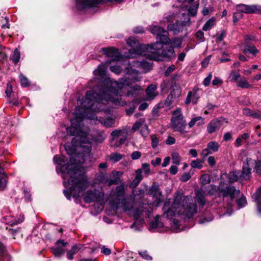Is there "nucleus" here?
I'll return each instance as SVG.
<instances>
[{"instance_id": "1", "label": "nucleus", "mask_w": 261, "mask_h": 261, "mask_svg": "<svg viewBox=\"0 0 261 261\" xmlns=\"http://www.w3.org/2000/svg\"><path fill=\"white\" fill-rule=\"evenodd\" d=\"M107 66L102 64L93 71L94 75L97 76L92 82H97L103 80L100 86L94 87V89L86 92L84 99L80 102L81 106L76 107L81 110V113L85 115V118L95 121V123H101L106 127H112L115 123V119L112 118L98 119L93 112L105 111L104 106L110 101L115 105L124 106L126 102L122 100L119 95V90L125 86H129V82L125 78H122L119 82L113 81L109 77L105 78Z\"/></svg>"}, {"instance_id": "2", "label": "nucleus", "mask_w": 261, "mask_h": 261, "mask_svg": "<svg viewBox=\"0 0 261 261\" xmlns=\"http://www.w3.org/2000/svg\"><path fill=\"white\" fill-rule=\"evenodd\" d=\"M85 115L81 113V110L75 108L74 118L71 119V126L67 128L68 135L74 136L71 144L66 143L65 148L67 153L70 155L69 164H83L90 158L92 141L101 143L107 138V135L102 131H95L90 136L89 129L83 125Z\"/></svg>"}, {"instance_id": "3", "label": "nucleus", "mask_w": 261, "mask_h": 261, "mask_svg": "<svg viewBox=\"0 0 261 261\" xmlns=\"http://www.w3.org/2000/svg\"><path fill=\"white\" fill-rule=\"evenodd\" d=\"M60 171L62 174L64 186L66 189L63 193L67 199H70L71 195L75 200L83 197L86 203L101 201L103 199V192L96 190H89L85 192L89 187V182L82 165L67 163L60 167Z\"/></svg>"}, {"instance_id": "4", "label": "nucleus", "mask_w": 261, "mask_h": 261, "mask_svg": "<svg viewBox=\"0 0 261 261\" xmlns=\"http://www.w3.org/2000/svg\"><path fill=\"white\" fill-rule=\"evenodd\" d=\"M191 196H184L181 193H177L175 196L173 203L170 207L163 214V217L168 219H172V227L177 229L179 222L173 217L177 215L183 216L185 219H190L197 212L196 203L192 202Z\"/></svg>"}, {"instance_id": "5", "label": "nucleus", "mask_w": 261, "mask_h": 261, "mask_svg": "<svg viewBox=\"0 0 261 261\" xmlns=\"http://www.w3.org/2000/svg\"><path fill=\"white\" fill-rule=\"evenodd\" d=\"M168 31L164 30L156 37V42L153 44H148V51L149 54H146L147 58L151 60H161L162 57L160 55V50L163 47V45H168L171 43V40L168 37Z\"/></svg>"}, {"instance_id": "6", "label": "nucleus", "mask_w": 261, "mask_h": 261, "mask_svg": "<svg viewBox=\"0 0 261 261\" xmlns=\"http://www.w3.org/2000/svg\"><path fill=\"white\" fill-rule=\"evenodd\" d=\"M111 205L116 210L122 208L124 211L129 210L132 204L127 202L125 198V187L124 184L117 186L110 199Z\"/></svg>"}, {"instance_id": "7", "label": "nucleus", "mask_w": 261, "mask_h": 261, "mask_svg": "<svg viewBox=\"0 0 261 261\" xmlns=\"http://www.w3.org/2000/svg\"><path fill=\"white\" fill-rule=\"evenodd\" d=\"M172 117L170 127L174 132H177L184 135L188 133L186 130L187 126L186 120L181 113V109L177 108L172 112Z\"/></svg>"}, {"instance_id": "8", "label": "nucleus", "mask_w": 261, "mask_h": 261, "mask_svg": "<svg viewBox=\"0 0 261 261\" xmlns=\"http://www.w3.org/2000/svg\"><path fill=\"white\" fill-rule=\"evenodd\" d=\"M127 44L131 47L129 50L128 58H134L137 56L146 57V54H149L148 51V44L147 45L140 44L137 40L133 37H130L126 41Z\"/></svg>"}, {"instance_id": "9", "label": "nucleus", "mask_w": 261, "mask_h": 261, "mask_svg": "<svg viewBox=\"0 0 261 261\" xmlns=\"http://www.w3.org/2000/svg\"><path fill=\"white\" fill-rule=\"evenodd\" d=\"M224 184V182H221L218 187L214 185H210L208 187L207 194L213 195L218 191L224 197L229 196L231 199L239 194L240 191L236 189L234 187L226 186L225 188H223Z\"/></svg>"}, {"instance_id": "10", "label": "nucleus", "mask_w": 261, "mask_h": 261, "mask_svg": "<svg viewBox=\"0 0 261 261\" xmlns=\"http://www.w3.org/2000/svg\"><path fill=\"white\" fill-rule=\"evenodd\" d=\"M255 163V161L251 159H247L246 163L244 164L240 177L245 180H248L251 177V167H253Z\"/></svg>"}, {"instance_id": "11", "label": "nucleus", "mask_w": 261, "mask_h": 261, "mask_svg": "<svg viewBox=\"0 0 261 261\" xmlns=\"http://www.w3.org/2000/svg\"><path fill=\"white\" fill-rule=\"evenodd\" d=\"M187 20H182L181 22H177L175 23H170L168 25V29L175 34L178 33L183 30L184 27L190 24V19L188 15H185Z\"/></svg>"}, {"instance_id": "12", "label": "nucleus", "mask_w": 261, "mask_h": 261, "mask_svg": "<svg viewBox=\"0 0 261 261\" xmlns=\"http://www.w3.org/2000/svg\"><path fill=\"white\" fill-rule=\"evenodd\" d=\"M101 50L112 61H119L121 58V54L118 49L114 47L102 48Z\"/></svg>"}, {"instance_id": "13", "label": "nucleus", "mask_w": 261, "mask_h": 261, "mask_svg": "<svg viewBox=\"0 0 261 261\" xmlns=\"http://www.w3.org/2000/svg\"><path fill=\"white\" fill-rule=\"evenodd\" d=\"M56 244L58 246L52 248L53 252L55 256L59 257L65 253V250L63 247L66 246L67 243L62 240H59Z\"/></svg>"}, {"instance_id": "14", "label": "nucleus", "mask_w": 261, "mask_h": 261, "mask_svg": "<svg viewBox=\"0 0 261 261\" xmlns=\"http://www.w3.org/2000/svg\"><path fill=\"white\" fill-rule=\"evenodd\" d=\"M221 127V122L218 119H213L210 121L207 126V131L209 134H212L219 129Z\"/></svg>"}, {"instance_id": "15", "label": "nucleus", "mask_w": 261, "mask_h": 261, "mask_svg": "<svg viewBox=\"0 0 261 261\" xmlns=\"http://www.w3.org/2000/svg\"><path fill=\"white\" fill-rule=\"evenodd\" d=\"M123 172L122 171H113L111 175L109 186L113 185H116L121 182L120 177L123 175Z\"/></svg>"}, {"instance_id": "16", "label": "nucleus", "mask_w": 261, "mask_h": 261, "mask_svg": "<svg viewBox=\"0 0 261 261\" xmlns=\"http://www.w3.org/2000/svg\"><path fill=\"white\" fill-rule=\"evenodd\" d=\"M157 86L155 85L151 84L146 89L147 98L148 99H152L158 95L156 91Z\"/></svg>"}, {"instance_id": "17", "label": "nucleus", "mask_w": 261, "mask_h": 261, "mask_svg": "<svg viewBox=\"0 0 261 261\" xmlns=\"http://www.w3.org/2000/svg\"><path fill=\"white\" fill-rule=\"evenodd\" d=\"M174 55V50L172 47H168L164 49L163 50H160V55L162 57L161 60H154V61H162L164 58L170 59Z\"/></svg>"}, {"instance_id": "18", "label": "nucleus", "mask_w": 261, "mask_h": 261, "mask_svg": "<svg viewBox=\"0 0 261 261\" xmlns=\"http://www.w3.org/2000/svg\"><path fill=\"white\" fill-rule=\"evenodd\" d=\"M142 169H138L136 171V176L132 182L130 183L129 187L134 188L138 185V184L142 180Z\"/></svg>"}, {"instance_id": "19", "label": "nucleus", "mask_w": 261, "mask_h": 261, "mask_svg": "<svg viewBox=\"0 0 261 261\" xmlns=\"http://www.w3.org/2000/svg\"><path fill=\"white\" fill-rule=\"evenodd\" d=\"M160 217L156 216L154 220L150 222L149 230H155L164 227V224L159 220Z\"/></svg>"}, {"instance_id": "20", "label": "nucleus", "mask_w": 261, "mask_h": 261, "mask_svg": "<svg viewBox=\"0 0 261 261\" xmlns=\"http://www.w3.org/2000/svg\"><path fill=\"white\" fill-rule=\"evenodd\" d=\"M145 57L148 59L146 57ZM148 59L150 61H146L143 60L142 61L135 62L134 64L138 67H140L146 70H149L151 68L152 62H151V60L150 59L148 58Z\"/></svg>"}, {"instance_id": "21", "label": "nucleus", "mask_w": 261, "mask_h": 261, "mask_svg": "<svg viewBox=\"0 0 261 261\" xmlns=\"http://www.w3.org/2000/svg\"><path fill=\"white\" fill-rule=\"evenodd\" d=\"M127 73L129 75L128 77V80H132L133 82H138L140 80V77L138 75V71L136 69H133L132 68H128Z\"/></svg>"}, {"instance_id": "22", "label": "nucleus", "mask_w": 261, "mask_h": 261, "mask_svg": "<svg viewBox=\"0 0 261 261\" xmlns=\"http://www.w3.org/2000/svg\"><path fill=\"white\" fill-rule=\"evenodd\" d=\"M204 123V119L201 116H198L192 118L189 122L188 125L190 128H192L196 124L198 126H200L203 124Z\"/></svg>"}, {"instance_id": "23", "label": "nucleus", "mask_w": 261, "mask_h": 261, "mask_svg": "<svg viewBox=\"0 0 261 261\" xmlns=\"http://www.w3.org/2000/svg\"><path fill=\"white\" fill-rule=\"evenodd\" d=\"M82 248V245H75L73 246L71 249L69 250L67 254V257L69 260H72L73 258V255L77 253Z\"/></svg>"}, {"instance_id": "24", "label": "nucleus", "mask_w": 261, "mask_h": 261, "mask_svg": "<svg viewBox=\"0 0 261 261\" xmlns=\"http://www.w3.org/2000/svg\"><path fill=\"white\" fill-rule=\"evenodd\" d=\"M181 88L179 86H175L167 98V100H171L172 98H178L181 94Z\"/></svg>"}, {"instance_id": "25", "label": "nucleus", "mask_w": 261, "mask_h": 261, "mask_svg": "<svg viewBox=\"0 0 261 261\" xmlns=\"http://www.w3.org/2000/svg\"><path fill=\"white\" fill-rule=\"evenodd\" d=\"M96 179L99 182L109 186L110 179L108 178L107 174L99 172L96 176Z\"/></svg>"}, {"instance_id": "26", "label": "nucleus", "mask_w": 261, "mask_h": 261, "mask_svg": "<svg viewBox=\"0 0 261 261\" xmlns=\"http://www.w3.org/2000/svg\"><path fill=\"white\" fill-rule=\"evenodd\" d=\"M250 5L245 4H239L236 6V10L237 11L242 13L250 14Z\"/></svg>"}, {"instance_id": "27", "label": "nucleus", "mask_w": 261, "mask_h": 261, "mask_svg": "<svg viewBox=\"0 0 261 261\" xmlns=\"http://www.w3.org/2000/svg\"><path fill=\"white\" fill-rule=\"evenodd\" d=\"M253 198L256 202L257 210L261 213V188L253 195Z\"/></svg>"}, {"instance_id": "28", "label": "nucleus", "mask_w": 261, "mask_h": 261, "mask_svg": "<svg viewBox=\"0 0 261 261\" xmlns=\"http://www.w3.org/2000/svg\"><path fill=\"white\" fill-rule=\"evenodd\" d=\"M149 192L150 194L153 196H161V192L160 190L159 186L157 184L154 183L149 189Z\"/></svg>"}, {"instance_id": "29", "label": "nucleus", "mask_w": 261, "mask_h": 261, "mask_svg": "<svg viewBox=\"0 0 261 261\" xmlns=\"http://www.w3.org/2000/svg\"><path fill=\"white\" fill-rule=\"evenodd\" d=\"M149 30L152 34L158 36L165 30L158 25H152L149 27Z\"/></svg>"}, {"instance_id": "30", "label": "nucleus", "mask_w": 261, "mask_h": 261, "mask_svg": "<svg viewBox=\"0 0 261 261\" xmlns=\"http://www.w3.org/2000/svg\"><path fill=\"white\" fill-rule=\"evenodd\" d=\"M140 90H141V87L138 85H135L133 87H130L129 89L127 90L126 95L127 96H133Z\"/></svg>"}, {"instance_id": "31", "label": "nucleus", "mask_w": 261, "mask_h": 261, "mask_svg": "<svg viewBox=\"0 0 261 261\" xmlns=\"http://www.w3.org/2000/svg\"><path fill=\"white\" fill-rule=\"evenodd\" d=\"M237 86L243 89L249 88L251 87V85L249 84L247 80L244 77L241 78L239 81H238Z\"/></svg>"}, {"instance_id": "32", "label": "nucleus", "mask_w": 261, "mask_h": 261, "mask_svg": "<svg viewBox=\"0 0 261 261\" xmlns=\"http://www.w3.org/2000/svg\"><path fill=\"white\" fill-rule=\"evenodd\" d=\"M196 196L197 199V202L199 205H204L205 203L206 200L202 192L199 190H197L196 192Z\"/></svg>"}, {"instance_id": "33", "label": "nucleus", "mask_w": 261, "mask_h": 261, "mask_svg": "<svg viewBox=\"0 0 261 261\" xmlns=\"http://www.w3.org/2000/svg\"><path fill=\"white\" fill-rule=\"evenodd\" d=\"M207 147L208 148V149H210V150L213 153L217 151L219 148L220 146L217 142L215 141H211L208 143Z\"/></svg>"}, {"instance_id": "34", "label": "nucleus", "mask_w": 261, "mask_h": 261, "mask_svg": "<svg viewBox=\"0 0 261 261\" xmlns=\"http://www.w3.org/2000/svg\"><path fill=\"white\" fill-rule=\"evenodd\" d=\"M228 176L229 182L232 183L238 180L239 173L236 171H231Z\"/></svg>"}, {"instance_id": "35", "label": "nucleus", "mask_w": 261, "mask_h": 261, "mask_svg": "<svg viewBox=\"0 0 261 261\" xmlns=\"http://www.w3.org/2000/svg\"><path fill=\"white\" fill-rule=\"evenodd\" d=\"M215 19L211 18L208 20L203 27V30L206 31L210 30L214 25Z\"/></svg>"}, {"instance_id": "36", "label": "nucleus", "mask_w": 261, "mask_h": 261, "mask_svg": "<svg viewBox=\"0 0 261 261\" xmlns=\"http://www.w3.org/2000/svg\"><path fill=\"white\" fill-rule=\"evenodd\" d=\"M202 163H203V161H202L200 159H197V160L192 161L190 164V166L193 168L201 169L203 167Z\"/></svg>"}, {"instance_id": "37", "label": "nucleus", "mask_w": 261, "mask_h": 261, "mask_svg": "<svg viewBox=\"0 0 261 261\" xmlns=\"http://www.w3.org/2000/svg\"><path fill=\"white\" fill-rule=\"evenodd\" d=\"M20 58V53L17 48H15L12 56L13 62L16 64L19 61Z\"/></svg>"}, {"instance_id": "38", "label": "nucleus", "mask_w": 261, "mask_h": 261, "mask_svg": "<svg viewBox=\"0 0 261 261\" xmlns=\"http://www.w3.org/2000/svg\"><path fill=\"white\" fill-rule=\"evenodd\" d=\"M144 122L145 121L143 119H139L134 123L132 127V130L134 132H136L140 128H141L142 126L144 125Z\"/></svg>"}, {"instance_id": "39", "label": "nucleus", "mask_w": 261, "mask_h": 261, "mask_svg": "<svg viewBox=\"0 0 261 261\" xmlns=\"http://www.w3.org/2000/svg\"><path fill=\"white\" fill-rule=\"evenodd\" d=\"M123 155L118 153H112L111 154L110 159L114 162H117L123 158Z\"/></svg>"}, {"instance_id": "40", "label": "nucleus", "mask_w": 261, "mask_h": 261, "mask_svg": "<svg viewBox=\"0 0 261 261\" xmlns=\"http://www.w3.org/2000/svg\"><path fill=\"white\" fill-rule=\"evenodd\" d=\"M250 14L257 13L261 14V6L258 5H250Z\"/></svg>"}, {"instance_id": "41", "label": "nucleus", "mask_w": 261, "mask_h": 261, "mask_svg": "<svg viewBox=\"0 0 261 261\" xmlns=\"http://www.w3.org/2000/svg\"><path fill=\"white\" fill-rule=\"evenodd\" d=\"M181 44V40L178 38H173L171 40V43L169 44L171 45L172 48L174 47H179Z\"/></svg>"}, {"instance_id": "42", "label": "nucleus", "mask_w": 261, "mask_h": 261, "mask_svg": "<svg viewBox=\"0 0 261 261\" xmlns=\"http://www.w3.org/2000/svg\"><path fill=\"white\" fill-rule=\"evenodd\" d=\"M258 52V50L256 48V47L254 46H247L244 49V53L245 54L251 53L253 55H255L256 53Z\"/></svg>"}, {"instance_id": "43", "label": "nucleus", "mask_w": 261, "mask_h": 261, "mask_svg": "<svg viewBox=\"0 0 261 261\" xmlns=\"http://www.w3.org/2000/svg\"><path fill=\"white\" fill-rule=\"evenodd\" d=\"M172 163L176 165H179L180 162V157L177 152H174L172 154Z\"/></svg>"}, {"instance_id": "44", "label": "nucleus", "mask_w": 261, "mask_h": 261, "mask_svg": "<svg viewBox=\"0 0 261 261\" xmlns=\"http://www.w3.org/2000/svg\"><path fill=\"white\" fill-rule=\"evenodd\" d=\"M8 258L7 253L4 250V247L0 242V261H5V259Z\"/></svg>"}, {"instance_id": "45", "label": "nucleus", "mask_w": 261, "mask_h": 261, "mask_svg": "<svg viewBox=\"0 0 261 261\" xmlns=\"http://www.w3.org/2000/svg\"><path fill=\"white\" fill-rule=\"evenodd\" d=\"M7 177L0 176V191H3L7 186Z\"/></svg>"}, {"instance_id": "46", "label": "nucleus", "mask_w": 261, "mask_h": 261, "mask_svg": "<svg viewBox=\"0 0 261 261\" xmlns=\"http://www.w3.org/2000/svg\"><path fill=\"white\" fill-rule=\"evenodd\" d=\"M19 79L20 81L21 85L22 87H27L30 85V82L28 79L23 75L22 74H20L19 76Z\"/></svg>"}, {"instance_id": "47", "label": "nucleus", "mask_w": 261, "mask_h": 261, "mask_svg": "<svg viewBox=\"0 0 261 261\" xmlns=\"http://www.w3.org/2000/svg\"><path fill=\"white\" fill-rule=\"evenodd\" d=\"M54 162L56 164L60 165L65 162V158L63 155H56L54 158Z\"/></svg>"}, {"instance_id": "48", "label": "nucleus", "mask_w": 261, "mask_h": 261, "mask_svg": "<svg viewBox=\"0 0 261 261\" xmlns=\"http://www.w3.org/2000/svg\"><path fill=\"white\" fill-rule=\"evenodd\" d=\"M140 134L144 138L147 137L149 135V130L148 126L146 124H144L142 126L140 130Z\"/></svg>"}, {"instance_id": "49", "label": "nucleus", "mask_w": 261, "mask_h": 261, "mask_svg": "<svg viewBox=\"0 0 261 261\" xmlns=\"http://www.w3.org/2000/svg\"><path fill=\"white\" fill-rule=\"evenodd\" d=\"M241 77V74L237 73L235 71H232L230 74V81L233 82H237L239 78Z\"/></svg>"}, {"instance_id": "50", "label": "nucleus", "mask_w": 261, "mask_h": 261, "mask_svg": "<svg viewBox=\"0 0 261 261\" xmlns=\"http://www.w3.org/2000/svg\"><path fill=\"white\" fill-rule=\"evenodd\" d=\"M200 180L202 185H206L211 181L210 177L208 174H203L200 177Z\"/></svg>"}, {"instance_id": "51", "label": "nucleus", "mask_w": 261, "mask_h": 261, "mask_svg": "<svg viewBox=\"0 0 261 261\" xmlns=\"http://www.w3.org/2000/svg\"><path fill=\"white\" fill-rule=\"evenodd\" d=\"M198 9V5H192L188 9L189 13L192 16H195L197 14V11Z\"/></svg>"}, {"instance_id": "52", "label": "nucleus", "mask_w": 261, "mask_h": 261, "mask_svg": "<svg viewBox=\"0 0 261 261\" xmlns=\"http://www.w3.org/2000/svg\"><path fill=\"white\" fill-rule=\"evenodd\" d=\"M243 16L242 13L237 11V12L233 13V22L234 23H237L240 19H241Z\"/></svg>"}, {"instance_id": "53", "label": "nucleus", "mask_w": 261, "mask_h": 261, "mask_svg": "<svg viewBox=\"0 0 261 261\" xmlns=\"http://www.w3.org/2000/svg\"><path fill=\"white\" fill-rule=\"evenodd\" d=\"M237 202L239 208L245 206L247 203L246 198L244 196H242L240 199H238Z\"/></svg>"}, {"instance_id": "54", "label": "nucleus", "mask_w": 261, "mask_h": 261, "mask_svg": "<svg viewBox=\"0 0 261 261\" xmlns=\"http://www.w3.org/2000/svg\"><path fill=\"white\" fill-rule=\"evenodd\" d=\"M122 133V131L120 129H115L111 133V136L113 137L112 140L114 141L116 138L120 136Z\"/></svg>"}, {"instance_id": "55", "label": "nucleus", "mask_w": 261, "mask_h": 261, "mask_svg": "<svg viewBox=\"0 0 261 261\" xmlns=\"http://www.w3.org/2000/svg\"><path fill=\"white\" fill-rule=\"evenodd\" d=\"M212 76V72H211L209 73L208 76L206 77L203 81V84L204 86H208L210 85Z\"/></svg>"}, {"instance_id": "56", "label": "nucleus", "mask_w": 261, "mask_h": 261, "mask_svg": "<svg viewBox=\"0 0 261 261\" xmlns=\"http://www.w3.org/2000/svg\"><path fill=\"white\" fill-rule=\"evenodd\" d=\"M151 146L153 148H155L159 143V140L155 136V135H152L151 136Z\"/></svg>"}, {"instance_id": "57", "label": "nucleus", "mask_w": 261, "mask_h": 261, "mask_svg": "<svg viewBox=\"0 0 261 261\" xmlns=\"http://www.w3.org/2000/svg\"><path fill=\"white\" fill-rule=\"evenodd\" d=\"M110 70L116 74H119L122 70V69L119 66L115 65L110 67Z\"/></svg>"}, {"instance_id": "58", "label": "nucleus", "mask_w": 261, "mask_h": 261, "mask_svg": "<svg viewBox=\"0 0 261 261\" xmlns=\"http://www.w3.org/2000/svg\"><path fill=\"white\" fill-rule=\"evenodd\" d=\"M143 210L141 211L142 212H144L147 216H149L150 214V206L147 204H143L142 206Z\"/></svg>"}, {"instance_id": "59", "label": "nucleus", "mask_w": 261, "mask_h": 261, "mask_svg": "<svg viewBox=\"0 0 261 261\" xmlns=\"http://www.w3.org/2000/svg\"><path fill=\"white\" fill-rule=\"evenodd\" d=\"M192 95H193L192 92L191 91H189L188 93L187 98L185 101V103L186 105L189 104L191 101H192V102L194 103H196V100H194L193 99L191 100V97H192Z\"/></svg>"}, {"instance_id": "60", "label": "nucleus", "mask_w": 261, "mask_h": 261, "mask_svg": "<svg viewBox=\"0 0 261 261\" xmlns=\"http://www.w3.org/2000/svg\"><path fill=\"white\" fill-rule=\"evenodd\" d=\"M139 254L144 258L146 260H150L152 259V257L148 254L147 251H143L139 252Z\"/></svg>"}, {"instance_id": "61", "label": "nucleus", "mask_w": 261, "mask_h": 261, "mask_svg": "<svg viewBox=\"0 0 261 261\" xmlns=\"http://www.w3.org/2000/svg\"><path fill=\"white\" fill-rule=\"evenodd\" d=\"M213 220V216L212 215H210L208 216V218H206L204 217H202L199 220V223L200 224L204 223L205 222H208Z\"/></svg>"}, {"instance_id": "62", "label": "nucleus", "mask_w": 261, "mask_h": 261, "mask_svg": "<svg viewBox=\"0 0 261 261\" xmlns=\"http://www.w3.org/2000/svg\"><path fill=\"white\" fill-rule=\"evenodd\" d=\"M12 92V85L10 83H9L7 84V87L5 91V93L8 97H10Z\"/></svg>"}, {"instance_id": "63", "label": "nucleus", "mask_w": 261, "mask_h": 261, "mask_svg": "<svg viewBox=\"0 0 261 261\" xmlns=\"http://www.w3.org/2000/svg\"><path fill=\"white\" fill-rule=\"evenodd\" d=\"M207 162L210 166L214 167L216 165V160L214 156H210L207 159Z\"/></svg>"}, {"instance_id": "64", "label": "nucleus", "mask_w": 261, "mask_h": 261, "mask_svg": "<svg viewBox=\"0 0 261 261\" xmlns=\"http://www.w3.org/2000/svg\"><path fill=\"white\" fill-rule=\"evenodd\" d=\"M254 165H255V167L257 173L261 175V161H258L257 162L255 161Z\"/></svg>"}]
</instances>
